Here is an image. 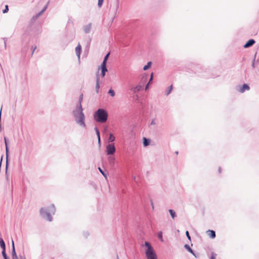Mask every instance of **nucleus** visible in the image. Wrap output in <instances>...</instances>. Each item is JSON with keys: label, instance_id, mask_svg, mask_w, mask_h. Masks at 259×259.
<instances>
[{"label": "nucleus", "instance_id": "27", "mask_svg": "<svg viewBox=\"0 0 259 259\" xmlns=\"http://www.w3.org/2000/svg\"><path fill=\"white\" fill-rule=\"evenodd\" d=\"M186 236H187V238H188L189 240H191V236H190V234H189V233L188 231H187L186 232Z\"/></svg>", "mask_w": 259, "mask_h": 259}, {"label": "nucleus", "instance_id": "16", "mask_svg": "<svg viewBox=\"0 0 259 259\" xmlns=\"http://www.w3.org/2000/svg\"><path fill=\"white\" fill-rule=\"evenodd\" d=\"M2 255L4 258V259H10L9 257L7 255L6 250H2Z\"/></svg>", "mask_w": 259, "mask_h": 259}, {"label": "nucleus", "instance_id": "11", "mask_svg": "<svg viewBox=\"0 0 259 259\" xmlns=\"http://www.w3.org/2000/svg\"><path fill=\"white\" fill-rule=\"evenodd\" d=\"M101 68L102 69V76L104 77L105 75V73L107 71V69L105 65H101Z\"/></svg>", "mask_w": 259, "mask_h": 259}, {"label": "nucleus", "instance_id": "13", "mask_svg": "<svg viewBox=\"0 0 259 259\" xmlns=\"http://www.w3.org/2000/svg\"><path fill=\"white\" fill-rule=\"evenodd\" d=\"M115 136L112 134H110L109 137L108 138V141L109 142H112L115 140Z\"/></svg>", "mask_w": 259, "mask_h": 259}, {"label": "nucleus", "instance_id": "1", "mask_svg": "<svg viewBox=\"0 0 259 259\" xmlns=\"http://www.w3.org/2000/svg\"><path fill=\"white\" fill-rule=\"evenodd\" d=\"M56 208L54 204L47 207H41L40 209V214L41 217L49 222L53 220L52 215L55 214Z\"/></svg>", "mask_w": 259, "mask_h": 259}, {"label": "nucleus", "instance_id": "5", "mask_svg": "<svg viewBox=\"0 0 259 259\" xmlns=\"http://www.w3.org/2000/svg\"><path fill=\"white\" fill-rule=\"evenodd\" d=\"M115 152V148L114 144H109L106 146L107 155H112Z\"/></svg>", "mask_w": 259, "mask_h": 259}, {"label": "nucleus", "instance_id": "14", "mask_svg": "<svg viewBox=\"0 0 259 259\" xmlns=\"http://www.w3.org/2000/svg\"><path fill=\"white\" fill-rule=\"evenodd\" d=\"M95 130L97 135L98 136V143H99V144H100L101 140H100V132L97 128H95Z\"/></svg>", "mask_w": 259, "mask_h": 259}, {"label": "nucleus", "instance_id": "4", "mask_svg": "<svg viewBox=\"0 0 259 259\" xmlns=\"http://www.w3.org/2000/svg\"><path fill=\"white\" fill-rule=\"evenodd\" d=\"M108 118V113L106 110L103 109H99L94 114V118L96 121L104 123Z\"/></svg>", "mask_w": 259, "mask_h": 259}, {"label": "nucleus", "instance_id": "26", "mask_svg": "<svg viewBox=\"0 0 259 259\" xmlns=\"http://www.w3.org/2000/svg\"><path fill=\"white\" fill-rule=\"evenodd\" d=\"M217 254L214 252H212L211 254L210 259H216Z\"/></svg>", "mask_w": 259, "mask_h": 259}, {"label": "nucleus", "instance_id": "19", "mask_svg": "<svg viewBox=\"0 0 259 259\" xmlns=\"http://www.w3.org/2000/svg\"><path fill=\"white\" fill-rule=\"evenodd\" d=\"M158 238L161 241H163V238H162V232L161 231H159L158 233L157 234Z\"/></svg>", "mask_w": 259, "mask_h": 259}, {"label": "nucleus", "instance_id": "37", "mask_svg": "<svg viewBox=\"0 0 259 259\" xmlns=\"http://www.w3.org/2000/svg\"><path fill=\"white\" fill-rule=\"evenodd\" d=\"M20 259H26V258H25V256H20Z\"/></svg>", "mask_w": 259, "mask_h": 259}, {"label": "nucleus", "instance_id": "28", "mask_svg": "<svg viewBox=\"0 0 259 259\" xmlns=\"http://www.w3.org/2000/svg\"><path fill=\"white\" fill-rule=\"evenodd\" d=\"M103 1L104 0H98V6L99 7H101V6L102 5Z\"/></svg>", "mask_w": 259, "mask_h": 259}, {"label": "nucleus", "instance_id": "6", "mask_svg": "<svg viewBox=\"0 0 259 259\" xmlns=\"http://www.w3.org/2000/svg\"><path fill=\"white\" fill-rule=\"evenodd\" d=\"M250 89V88L249 87V85L247 84H243L242 86L240 87L238 91L240 92V93H244L245 91H248Z\"/></svg>", "mask_w": 259, "mask_h": 259}, {"label": "nucleus", "instance_id": "36", "mask_svg": "<svg viewBox=\"0 0 259 259\" xmlns=\"http://www.w3.org/2000/svg\"><path fill=\"white\" fill-rule=\"evenodd\" d=\"M149 84L150 83H149V82H148V84L146 85V88H145V90H147L148 89Z\"/></svg>", "mask_w": 259, "mask_h": 259}, {"label": "nucleus", "instance_id": "25", "mask_svg": "<svg viewBox=\"0 0 259 259\" xmlns=\"http://www.w3.org/2000/svg\"><path fill=\"white\" fill-rule=\"evenodd\" d=\"M172 88H173L172 85H171L169 86V87L168 88V91L166 93V95H168V94H169L170 93V92L172 90Z\"/></svg>", "mask_w": 259, "mask_h": 259}, {"label": "nucleus", "instance_id": "31", "mask_svg": "<svg viewBox=\"0 0 259 259\" xmlns=\"http://www.w3.org/2000/svg\"><path fill=\"white\" fill-rule=\"evenodd\" d=\"M83 235L85 237H87L89 235V233L88 232H84Z\"/></svg>", "mask_w": 259, "mask_h": 259}, {"label": "nucleus", "instance_id": "35", "mask_svg": "<svg viewBox=\"0 0 259 259\" xmlns=\"http://www.w3.org/2000/svg\"><path fill=\"white\" fill-rule=\"evenodd\" d=\"M190 253H191V254H192L195 257H197L196 255H195V253L194 251V250L193 249H192V251L191 252H189Z\"/></svg>", "mask_w": 259, "mask_h": 259}, {"label": "nucleus", "instance_id": "7", "mask_svg": "<svg viewBox=\"0 0 259 259\" xmlns=\"http://www.w3.org/2000/svg\"><path fill=\"white\" fill-rule=\"evenodd\" d=\"M81 50V47L80 45L79 44L75 48V53L76 54V55L78 57V59H80Z\"/></svg>", "mask_w": 259, "mask_h": 259}, {"label": "nucleus", "instance_id": "22", "mask_svg": "<svg viewBox=\"0 0 259 259\" xmlns=\"http://www.w3.org/2000/svg\"><path fill=\"white\" fill-rule=\"evenodd\" d=\"M16 252L15 247V244L14 241L12 240V253Z\"/></svg>", "mask_w": 259, "mask_h": 259}, {"label": "nucleus", "instance_id": "8", "mask_svg": "<svg viewBox=\"0 0 259 259\" xmlns=\"http://www.w3.org/2000/svg\"><path fill=\"white\" fill-rule=\"evenodd\" d=\"M0 246L2 250H6V244L4 239L1 237V233H0Z\"/></svg>", "mask_w": 259, "mask_h": 259}, {"label": "nucleus", "instance_id": "39", "mask_svg": "<svg viewBox=\"0 0 259 259\" xmlns=\"http://www.w3.org/2000/svg\"><path fill=\"white\" fill-rule=\"evenodd\" d=\"M154 121H152L151 122V124H154Z\"/></svg>", "mask_w": 259, "mask_h": 259}, {"label": "nucleus", "instance_id": "18", "mask_svg": "<svg viewBox=\"0 0 259 259\" xmlns=\"http://www.w3.org/2000/svg\"><path fill=\"white\" fill-rule=\"evenodd\" d=\"M143 144L144 146H147L149 144V141L146 138H143Z\"/></svg>", "mask_w": 259, "mask_h": 259}, {"label": "nucleus", "instance_id": "23", "mask_svg": "<svg viewBox=\"0 0 259 259\" xmlns=\"http://www.w3.org/2000/svg\"><path fill=\"white\" fill-rule=\"evenodd\" d=\"M108 93L110 94V95L112 97H114L115 96V93L114 91L112 89L109 90Z\"/></svg>", "mask_w": 259, "mask_h": 259}, {"label": "nucleus", "instance_id": "34", "mask_svg": "<svg viewBox=\"0 0 259 259\" xmlns=\"http://www.w3.org/2000/svg\"><path fill=\"white\" fill-rule=\"evenodd\" d=\"M5 145H6V151L7 152L8 151V147H7V142L6 138H5Z\"/></svg>", "mask_w": 259, "mask_h": 259}, {"label": "nucleus", "instance_id": "3", "mask_svg": "<svg viewBox=\"0 0 259 259\" xmlns=\"http://www.w3.org/2000/svg\"><path fill=\"white\" fill-rule=\"evenodd\" d=\"M143 246L146 247L145 250V256L147 259H157V255L151 244L145 241Z\"/></svg>", "mask_w": 259, "mask_h": 259}, {"label": "nucleus", "instance_id": "29", "mask_svg": "<svg viewBox=\"0 0 259 259\" xmlns=\"http://www.w3.org/2000/svg\"><path fill=\"white\" fill-rule=\"evenodd\" d=\"M8 11H9L8 6L7 5H6L5 6V9L3 10V13H6L8 12Z\"/></svg>", "mask_w": 259, "mask_h": 259}, {"label": "nucleus", "instance_id": "30", "mask_svg": "<svg viewBox=\"0 0 259 259\" xmlns=\"http://www.w3.org/2000/svg\"><path fill=\"white\" fill-rule=\"evenodd\" d=\"M98 169L101 172V173L105 177H106V175L104 174V172H103L102 169L100 167H99Z\"/></svg>", "mask_w": 259, "mask_h": 259}, {"label": "nucleus", "instance_id": "12", "mask_svg": "<svg viewBox=\"0 0 259 259\" xmlns=\"http://www.w3.org/2000/svg\"><path fill=\"white\" fill-rule=\"evenodd\" d=\"M168 212L172 219H175L177 217L176 213L173 209H169Z\"/></svg>", "mask_w": 259, "mask_h": 259}, {"label": "nucleus", "instance_id": "33", "mask_svg": "<svg viewBox=\"0 0 259 259\" xmlns=\"http://www.w3.org/2000/svg\"><path fill=\"white\" fill-rule=\"evenodd\" d=\"M150 202H151V206H152V209L153 210L154 207V204H153V201L150 199Z\"/></svg>", "mask_w": 259, "mask_h": 259}, {"label": "nucleus", "instance_id": "10", "mask_svg": "<svg viewBox=\"0 0 259 259\" xmlns=\"http://www.w3.org/2000/svg\"><path fill=\"white\" fill-rule=\"evenodd\" d=\"M254 43H255V41L253 39H249L245 44V45L244 46V47L245 48H248V47L251 46L252 45H253Z\"/></svg>", "mask_w": 259, "mask_h": 259}, {"label": "nucleus", "instance_id": "20", "mask_svg": "<svg viewBox=\"0 0 259 259\" xmlns=\"http://www.w3.org/2000/svg\"><path fill=\"white\" fill-rule=\"evenodd\" d=\"M151 62H148L147 64L144 67L143 69L144 70H147L151 67Z\"/></svg>", "mask_w": 259, "mask_h": 259}, {"label": "nucleus", "instance_id": "32", "mask_svg": "<svg viewBox=\"0 0 259 259\" xmlns=\"http://www.w3.org/2000/svg\"><path fill=\"white\" fill-rule=\"evenodd\" d=\"M153 73H152L151 74V77H150V80H149V83H150L151 81V80H152V79H153Z\"/></svg>", "mask_w": 259, "mask_h": 259}, {"label": "nucleus", "instance_id": "38", "mask_svg": "<svg viewBox=\"0 0 259 259\" xmlns=\"http://www.w3.org/2000/svg\"><path fill=\"white\" fill-rule=\"evenodd\" d=\"M116 259H119V257H118V255L117 254L116 255Z\"/></svg>", "mask_w": 259, "mask_h": 259}, {"label": "nucleus", "instance_id": "21", "mask_svg": "<svg viewBox=\"0 0 259 259\" xmlns=\"http://www.w3.org/2000/svg\"><path fill=\"white\" fill-rule=\"evenodd\" d=\"M184 248H185L186 250H187V251H188V252H191V251H192V249H191V248L190 247V246H189V245H188V244H185V245H184Z\"/></svg>", "mask_w": 259, "mask_h": 259}, {"label": "nucleus", "instance_id": "9", "mask_svg": "<svg viewBox=\"0 0 259 259\" xmlns=\"http://www.w3.org/2000/svg\"><path fill=\"white\" fill-rule=\"evenodd\" d=\"M208 235L210 238L213 239L215 237V232L212 230H209L207 231Z\"/></svg>", "mask_w": 259, "mask_h": 259}, {"label": "nucleus", "instance_id": "15", "mask_svg": "<svg viewBox=\"0 0 259 259\" xmlns=\"http://www.w3.org/2000/svg\"><path fill=\"white\" fill-rule=\"evenodd\" d=\"M96 88L97 92H98V90L100 88L99 78L98 76H97V77Z\"/></svg>", "mask_w": 259, "mask_h": 259}, {"label": "nucleus", "instance_id": "2", "mask_svg": "<svg viewBox=\"0 0 259 259\" xmlns=\"http://www.w3.org/2000/svg\"><path fill=\"white\" fill-rule=\"evenodd\" d=\"M82 95H81L79 98V105L77 109L74 112V115L75 117V121L80 126L84 127L85 124L84 122V115L82 112V108L81 105V102L82 100Z\"/></svg>", "mask_w": 259, "mask_h": 259}, {"label": "nucleus", "instance_id": "17", "mask_svg": "<svg viewBox=\"0 0 259 259\" xmlns=\"http://www.w3.org/2000/svg\"><path fill=\"white\" fill-rule=\"evenodd\" d=\"M109 55H110V53H108V54L105 56V58H104V60H103V62H102V64H101V65H104H104H106V62H107V59H108V57H109Z\"/></svg>", "mask_w": 259, "mask_h": 259}, {"label": "nucleus", "instance_id": "24", "mask_svg": "<svg viewBox=\"0 0 259 259\" xmlns=\"http://www.w3.org/2000/svg\"><path fill=\"white\" fill-rule=\"evenodd\" d=\"M12 259H18L16 252L12 253Z\"/></svg>", "mask_w": 259, "mask_h": 259}]
</instances>
